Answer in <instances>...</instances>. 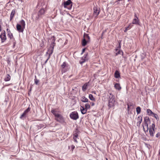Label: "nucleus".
<instances>
[{"instance_id": "1", "label": "nucleus", "mask_w": 160, "mask_h": 160, "mask_svg": "<svg viewBox=\"0 0 160 160\" xmlns=\"http://www.w3.org/2000/svg\"><path fill=\"white\" fill-rule=\"evenodd\" d=\"M51 112L55 116L56 121L62 123L64 122V119L61 115L57 113V111L54 110H52Z\"/></svg>"}, {"instance_id": "2", "label": "nucleus", "mask_w": 160, "mask_h": 160, "mask_svg": "<svg viewBox=\"0 0 160 160\" xmlns=\"http://www.w3.org/2000/svg\"><path fill=\"white\" fill-rule=\"evenodd\" d=\"M115 100L114 97L112 93L110 94L109 97L108 107L110 108L114 106Z\"/></svg>"}, {"instance_id": "3", "label": "nucleus", "mask_w": 160, "mask_h": 160, "mask_svg": "<svg viewBox=\"0 0 160 160\" xmlns=\"http://www.w3.org/2000/svg\"><path fill=\"white\" fill-rule=\"evenodd\" d=\"M150 121L148 117H146L144 118V125H143V129L145 131V129H146L147 131L148 130V122H150Z\"/></svg>"}, {"instance_id": "4", "label": "nucleus", "mask_w": 160, "mask_h": 160, "mask_svg": "<svg viewBox=\"0 0 160 160\" xmlns=\"http://www.w3.org/2000/svg\"><path fill=\"white\" fill-rule=\"evenodd\" d=\"M72 3L71 0H68L64 2L63 5L64 8H67L69 10H70L72 8Z\"/></svg>"}, {"instance_id": "5", "label": "nucleus", "mask_w": 160, "mask_h": 160, "mask_svg": "<svg viewBox=\"0 0 160 160\" xmlns=\"http://www.w3.org/2000/svg\"><path fill=\"white\" fill-rule=\"evenodd\" d=\"M155 128V125L154 123H153L152 125L149 126V133L150 135L152 137L154 136V128Z\"/></svg>"}, {"instance_id": "6", "label": "nucleus", "mask_w": 160, "mask_h": 160, "mask_svg": "<svg viewBox=\"0 0 160 160\" xmlns=\"http://www.w3.org/2000/svg\"><path fill=\"white\" fill-rule=\"evenodd\" d=\"M70 118L74 120H76L79 118V116L78 112H73L70 115Z\"/></svg>"}, {"instance_id": "7", "label": "nucleus", "mask_w": 160, "mask_h": 160, "mask_svg": "<svg viewBox=\"0 0 160 160\" xmlns=\"http://www.w3.org/2000/svg\"><path fill=\"white\" fill-rule=\"evenodd\" d=\"M93 10V15L95 17H97L100 13V10L99 8L97 6H94Z\"/></svg>"}, {"instance_id": "8", "label": "nucleus", "mask_w": 160, "mask_h": 160, "mask_svg": "<svg viewBox=\"0 0 160 160\" xmlns=\"http://www.w3.org/2000/svg\"><path fill=\"white\" fill-rule=\"evenodd\" d=\"M30 108L29 107L26 109L22 114L20 117L21 119H24V118H26L27 115H28V112L30 111Z\"/></svg>"}, {"instance_id": "9", "label": "nucleus", "mask_w": 160, "mask_h": 160, "mask_svg": "<svg viewBox=\"0 0 160 160\" xmlns=\"http://www.w3.org/2000/svg\"><path fill=\"white\" fill-rule=\"evenodd\" d=\"M0 38H1L2 42H3L6 40L7 38L5 32L4 31L2 32L0 35Z\"/></svg>"}, {"instance_id": "10", "label": "nucleus", "mask_w": 160, "mask_h": 160, "mask_svg": "<svg viewBox=\"0 0 160 160\" xmlns=\"http://www.w3.org/2000/svg\"><path fill=\"white\" fill-rule=\"evenodd\" d=\"M45 12V11L44 9H41L38 12V16L36 17V20H38L39 18L41 17L42 15L44 14Z\"/></svg>"}, {"instance_id": "11", "label": "nucleus", "mask_w": 160, "mask_h": 160, "mask_svg": "<svg viewBox=\"0 0 160 160\" xmlns=\"http://www.w3.org/2000/svg\"><path fill=\"white\" fill-rule=\"evenodd\" d=\"M17 30L19 32H23L24 29L25 28H23L20 24H17L16 26Z\"/></svg>"}, {"instance_id": "12", "label": "nucleus", "mask_w": 160, "mask_h": 160, "mask_svg": "<svg viewBox=\"0 0 160 160\" xmlns=\"http://www.w3.org/2000/svg\"><path fill=\"white\" fill-rule=\"evenodd\" d=\"M138 122L137 123V125L139 127L140 126L141 123L142 121V116L141 117L140 116H138L137 118Z\"/></svg>"}, {"instance_id": "13", "label": "nucleus", "mask_w": 160, "mask_h": 160, "mask_svg": "<svg viewBox=\"0 0 160 160\" xmlns=\"http://www.w3.org/2000/svg\"><path fill=\"white\" fill-rule=\"evenodd\" d=\"M55 45V42H52L51 45V47L52 48V49L51 51L49 52V57L52 54L53 52V50L54 48V46Z\"/></svg>"}, {"instance_id": "14", "label": "nucleus", "mask_w": 160, "mask_h": 160, "mask_svg": "<svg viewBox=\"0 0 160 160\" xmlns=\"http://www.w3.org/2000/svg\"><path fill=\"white\" fill-rule=\"evenodd\" d=\"M132 23V24H139V20L138 19V18H134L133 20Z\"/></svg>"}, {"instance_id": "15", "label": "nucleus", "mask_w": 160, "mask_h": 160, "mask_svg": "<svg viewBox=\"0 0 160 160\" xmlns=\"http://www.w3.org/2000/svg\"><path fill=\"white\" fill-rule=\"evenodd\" d=\"M80 110L81 113L82 114H84L86 113L87 110L84 108V107L81 106L80 107Z\"/></svg>"}, {"instance_id": "16", "label": "nucleus", "mask_w": 160, "mask_h": 160, "mask_svg": "<svg viewBox=\"0 0 160 160\" xmlns=\"http://www.w3.org/2000/svg\"><path fill=\"white\" fill-rule=\"evenodd\" d=\"M88 60V59H86L85 57H82L81 58V60L79 61V63L81 64L85 62V61Z\"/></svg>"}, {"instance_id": "17", "label": "nucleus", "mask_w": 160, "mask_h": 160, "mask_svg": "<svg viewBox=\"0 0 160 160\" xmlns=\"http://www.w3.org/2000/svg\"><path fill=\"white\" fill-rule=\"evenodd\" d=\"M15 13V10L13 9L12 10L11 12V14H10V21H11V20L12 19V18H13L14 14Z\"/></svg>"}, {"instance_id": "18", "label": "nucleus", "mask_w": 160, "mask_h": 160, "mask_svg": "<svg viewBox=\"0 0 160 160\" xmlns=\"http://www.w3.org/2000/svg\"><path fill=\"white\" fill-rule=\"evenodd\" d=\"M120 74L119 72L117 70L115 71L114 73V77L117 78L120 77Z\"/></svg>"}, {"instance_id": "19", "label": "nucleus", "mask_w": 160, "mask_h": 160, "mask_svg": "<svg viewBox=\"0 0 160 160\" xmlns=\"http://www.w3.org/2000/svg\"><path fill=\"white\" fill-rule=\"evenodd\" d=\"M83 38H85L86 40H88L89 41L90 38L88 36V34L84 33L83 35Z\"/></svg>"}, {"instance_id": "20", "label": "nucleus", "mask_w": 160, "mask_h": 160, "mask_svg": "<svg viewBox=\"0 0 160 160\" xmlns=\"http://www.w3.org/2000/svg\"><path fill=\"white\" fill-rule=\"evenodd\" d=\"M115 88L118 90H120L121 89V87L120 86L119 84L116 83L114 85Z\"/></svg>"}, {"instance_id": "21", "label": "nucleus", "mask_w": 160, "mask_h": 160, "mask_svg": "<svg viewBox=\"0 0 160 160\" xmlns=\"http://www.w3.org/2000/svg\"><path fill=\"white\" fill-rule=\"evenodd\" d=\"M73 139H74V140L75 142H77L78 141H77L76 138L78 137V135L77 134V132H75L73 134Z\"/></svg>"}, {"instance_id": "22", "label": "nucleus", "mask_w": 160, "mask_h": 160, "mask_svg": "<svg viewBox=\"0 0 160 160\" xmlns=\"http://www.w3.org/2000/svg\"><path fill=\"white\" fill-rule=\"evenodd\" d=\"M88 41V40L87 41V40L85 39V38H83L82 41V46H85L87 44Z\"/></svg>"}, {"instance_id": "23", "label": "nucleus", "mask_w": 160, "mask_h": 160, "mask_svg": "<svg viewBox=\"0 0 160 160\" xmlns=\"http://www.w3.org/2000/svg\"><path fill=\"white\" fill-rule=\"evenodd\" d=\"M20 23L21 26L23 27V28H25V21L23 20H22L20 21Z\"/></svg>"}, {"instance_id": "24", "label": "nucleus", "mask_w": 160, "mask_h": 160, "mask_svg": "<svg viewBox=\"0 0 160 160\" xmlns=\"http://www.w3.org/2000/svg\"><path fill=\"white\" fill-rule=\"evenodd\" d=\"M81 101L83 102H88V99L85 97H82L81 98Z\"/></svg>"}, {"instance_id": "25", "label": "nucleus", "mask_w": 160, "mask_h": 160, "mask_svg": "<svg viewBox=\"0 0 160 160\" xmlns=\"http://www.w3.org/2000/svg\"><path fill=\"white\" fill-rule=\"evenodd\" d=\"M147 113L149 115H152L154 114L153 113L150 109H148L147 110Z\"/></svg>"}, {"instance_id": "26", "label": "nucleus", "mask_w": 160, "mask_h": 160, "mask_svg": "<svg viewBox=\"0 0 160 160\" xmlns=\"http://www.w3.org/2000/svg\"><path fill=\"white\" fill-rule=\"evenodd\" d=\"M88 84L87 83L85 84L82 87V90L83 91H85L87 88Z\"/></svg>"}, {"instance_id": "27", "label": "nucleus", "mask_w": 160, "mask_h": 160, "mask_svg": "<svg viewBox=\"0 0 160 160\" xmlns=\"http://www.w3.org/2000/svg\"><path fill=\"white\" fill-rule=\"evenodd\" d=\"M10 76L9 74H8L6 77L5 78L4 80L5 81H8L10 80Z\"/></svg>"}, {"instance_id": "28", "label": "nucleus", "mask_w": 160, "mask_h": 160, "mask_svg": "<svg viewBox=\"0 0 160 160\" xmlns=\"http://www.w3.org/2000/svg\"><path fill=\"white\" fill-rule=\"evenodd\" d=\"M116 51L117 52L116 53V55H118V54H121V53H123L121 51L118 50V49H116Z\"/></svg>"}, {"instance_id": "29", "label": "nucleus", "mask_w": 160, "mask_h": 160, "mask_svg": "<svg viewBox=\"0 0 160 160\" xmlns=\"http://www.w3.org/2000/svg\"><path fill=\"white\" fill-rule=\"evenodd\" d=\"M136 112L137 113V114H139L140 113L141 111V109L140 107H138L136 108Z\"/></svg>"}, {"instance_id": "30", "label": "nucleus", "mask_w": 160, "mask_h": 160, "mask_svg": "<svg viewBox=\"0 0 160 160\" xmlns=\"http://www.w3.org/2000/svg\"><path fill=\"white\" fill-rule=\"evenodd\" d=\"M89 99L92 101H95V98L93 97V96L91 94H90L89 95Z\"/></svg>"}, {"instance_id": "31", "label": "nucleus", "mask_w": 160, "mask_h": 160, "mask_svg": "<svg viewBox=\"0 0 160 160\" xmlns=\"http://www.w3.org/2000/svg\"><path fill=\"white\" fill-rule=\"evenodd\" d=\"M8 36L11 39L13 38L12 34L10 32L8 33Z\"/></svg>"}, {"instance_id": "32", "label": "nucleus", "mask_w": 160, "mask_h": 160, "mask_svg": "<svg viewBox=\"0 0 160 160\" xmlns=\"http://www.w3.org/2000/svg\"><path fill=\"white\" fill-rule=\"evenodd\" d=\"M85 108L87 110L90 108V106L89 103H87L85 104Z\"/></svg>"}, {"instance_id": "33", "label": "nucleus", "mask_w": 160, "mask_h": 160, "mask_svg": "<svg viewBox=\"0 0 160 160\" xmlns=\"http://www.w3.org/2000/svg\"><path fill=\"white\" fill-rule=\"evenodd\" d=\"M34 82H35V83L36 85H37L38 84V82H39V80H38L36 78V76H35V79H34Z\"/></svg>"}, {"instance_id": "34", "label": "nucleus", "mask_w": 160, "mask_h": 160, "mask_svg": "<svg viewBox=\"0 0 160 160\" xmlns=\"http://www.w3.org/2000/svg\"><path fill=\"white\" fill-rule=\"evenodd\" d=\"M153 115L154 117L157 120H158L159 118L157 114L154 113V114H153Z\"/></svg>"}, {"instance_id": "35", "label": "nucleus", "mask_w": 160, "mask_h": 160, "mask_svg": "<svg viewBox=\"0 0 160 160\" xmlns=\"http://www.w3.org/2000/svg\"><path fill=\"white\" fill-rule=\"evenodd\" d=\"M51 40H52V42H55V39L54 36H53L51 38Z\"/></svg>"}, {"instance_id": "36", "label": "nucleus", "mask_w": 160, "mask_h": 160, "mask_svg": "<svg viewBox=\"0 0 160 160\" xmlns=\"http://www.w3.org/2000/svg\"><path fill=\"white\" fill-rule=\"evenodd\" d=\"M66 65V63L65 62H64L61 65V66L62 68H65Z\"/></svg>"}, {"instance_id": "37", "label": "nucleus", "mask_w": 160, "mask_h": 160, "mask_svg": "<svg viewBox=\"0 0 160 160\" xmlns=\"http://www.w3.org/2000/svg\"><path fill=\"white\" fill-rule=\"evenodd\" d=\"M127 105L128 107H131L133 106V104L131 102H129L127 104Z\"/></svg>"}, {"instance_id": "38", "label": "nucleus", "mask_w": 160, "mask_h": 160, "mask_svg": "<svg viewBox=\"0 0 160 160\" xmlns=\"http://www.w3.org/2000/svg\"><path fill=\"white\" fill-rule=\"evenodd\" d=\"M160 136V132H158L156 135V137L157 138H158Z\"/></svg>"}, {"instance_id": "39", "label": "nucleus", "mask_w": 160, "mask_h": 160, "mask_svg": "<svg viewBox=\"0 0 160 160\" xmlns=\"http://www.w3.org/2000/svg\"><path fill=\"white\" fill-rule=\"evenodd\" d=\"M122 0H117L115 2V3H116V4H118L119 3V2L121 1Z\"/></svg>"}, {"instance_id": "40", "label": "nucleus", "mask_w": 160, "mask_h": 160, "mask_svg": "<svg viewBox=\"0 0 160 160\" xmlns=\"http://www.w3.org/2000/svg\"><path fill=\"white\" fill-rule=\"evenodd\" d=\"M132 26H131V25H129L128 26V27H126V28L127 29H128V30L130 29L131 28Z\"/></svg>"}, {"instance_id": "41", "label": "nucleus", "mask_w": 160, "mask_h": 160, "mask_svg": "<svg viewBox=\"0 0 160 160\" xmlns=\"http://www.w3.org/2000/svg\"><path fill=\"white\" fill-rule=\"evenodd\" d=\"M71 149L72 151L73 150V149L74 148L75 146L73 145H72L71 146Z\"/></svg>"}, {"instance_id": "42", "label": "nucleus", "mask_w": 160, "mask_h": 160, "mask_svg": "<svg viewBox=\"0 0 160 160\" xmlns=\"http://www.w3.org/2000/svg\"><path fill=\"white\" fill-rule=\"evenodd\" d=\"M85 48H83V49L82 50V52L81 53V54H82L84 52H85Z\"/></svg>"}, {"instance_id": "43", "label": "nucleus", "mask_w": 160, "mask_h": 160, "mask_svg": "<svg viewBox=\"0 0 160 160\" xmlns=\"http://www.w3.org/2000/svg\"><path fill=\"white\" fill-rule=\"evenodd\" d=\"M87 56H88V54H85L84 55V56L83 57H85L86 59H88L87 57Z\"/></svg>"}, {"instance_id": "44", "label": "nucleus", "mask_w": 160, "mask_h": 160, "mask_svg": "<svg viewBox=\"0 0 160 160\" xmlns=\"http://www.w3.org/2000/svg\"><path fill=\"white\" fill-rule=\"evenodd\" d=\"M128 30V29H127L125 28V29L124 30V32H126Z\"/></svg>"}, {"instance_id": "45", "label": "nucleus", "mask_w": 160, "mask_h": 160, "mask_svg": "<svg viewBox=\"0 0 160 160\" xmlns=\"http://www.w3.org/2000/svg\"><path fill=\"white\" fill-rule=\"evenodd\" d=\"M134 17H135V18H138L136 13L134 14Z\"/></svg>"}, {"instance_id": "46", "label": "nucleus", "mask_w": 160, "mask_h": 160, "mask_svg": "<svg viewBox=\"0 0 160 160\" xmlns=\"http://www.w3.org/2000/svg\"><path fill=\"white\" fill-rule=\"evenodd\" d=\"M121 48V46H120V42L119 43V45L118 47V48Z\"/></svg>"}, {"instance_id": "47", "label": "nucleus", "mask_w": 160, "mask_h": 160, "mask_svg": "<svg viewBox=\"0 0 160 160\" xmlns=\"http://www.w3.org/2000/svg\"><path fill=\"white\" fill-rule=\"evenodd\" d=\"M7 30L8 31V33L9 32H10V31L9 29H8V28H7Z\"/></svg>"}, {"instance_id": "48", "label": "nucleus", "mask_w": 160, "mask_h": 160, "mask_svg": "<svg viewBox=\"0 0 160 160\" xmlns=\"http://www.w3.org/2000/svg\"><path fill=\"white\" fill-rule=\"evenodd\" d=\"M94 103L93 102H92V106H94Z\"/></svg>"}, {"instance_id": "49", "label": "nucleus", "mask_w": 160, "mask_h": 160, "mask_svg": "<svg viewBox=\"0 0 160 160\" xmlns=\"http://www.w3.org/2000/svg\"><path fill=\"white\" fill-rule=\"evenodd\" d=\"M48 59H49V58L48 59H47V60L45 62V63H46L47 62L48 60Z\"/></svg>"}, {"instance_id": "50", "label": "nucleus", "mask_w": 160, "mask_h": 160, "mask_svg": "<svg viewBox=\"0 0 160 160\" xmlns=\"http://www.w3.org/2000/svg\"><path fill=\"white\" fill-rule=\"evenodd\" d=\"M1 26L0 25V32L1 31Z\"/></svg>"}, {"instance_id": "51", "label": "nucleus", "mask_w": 160, "mask_h": 160, "mask_svg": "<svg viewBox=\"0 0 160 160\" xmlns=\"http://www.w3.org/2000/svg\"><path fill=\"white\" fill-rule=\"evenodd\" d=\"M104 32H102V36H103V34H104Z\"/></svg>"}, {"instance_id": "52", "label": "nucleus", "mask_w": 160, "mask_h": 160, "mask_svg": "<svg viewBox=\"0 0 160 160\" xmlns=\"http://www.w3.org/2000/svg\"><path fill=\"white\" fill-rule=\"evenodd\" d=\"M159 155L160 156V149L159 151Z\"/></svg>"}, {"instance_id": "53", "label": "nucleus", "mask_w": 160, "mask_h": 160, "mask_svg": "<svg viewBox=\"0 0 160 160\" xmlns=\"http://www.w3.org/2000/svg\"><path fill=\"white\" fill-rule=\"evenodd\" d=\"M130 107H128V109H129V108H130Z\"/></svg>"}, {"instance_id": "54", "label": "nucleus", "mask_w": 160, "mask_h": 160, "mask_svg": "<svg viewBox=\"0 0 160 160\" xmlns=\"http://www.w3.org/2000/svg\"><path fill=\"white\" fill-rule=\"evenodd\" d=\"M101 38H102V37H101Z\"/></svg>"}, {"instance_id": "55", "label": "nucleus", "mask_w": 160, "mask_h": 160, "mask_svg": "<svg viewBox=\"0 0 160 160\" xmlns=\"http://www.w3.org/2000/svg\"><path fill=\"white\" fill-rule=\"evenodd\" d=\"M106 160H108L107 158H106Z\"/></svg>"}]
</instances>
